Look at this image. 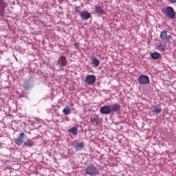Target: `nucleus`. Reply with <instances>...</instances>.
Segmentation results:
<instances>
[{
  "label": "nucleus",
  "mask_w": 176,
  "mask_h": 176,
  "mask_svg": "<svg viewBox=\"0 0 176 176\" xmlns=\"http://www.w3.org/2000/svg\"><path fill=\"white\" fill-rule=\"evenodd\" d=\"M162 12L166 17H168L172 20L174 19L176 15L175 10H174V8H173V7L171 6H168L166 8H162Z\"/></svg>",
  "instance_id": "1"
},
{
  "label": "nucleus",
  "mask_w": 176,
  "mask_h": 176,
  "mask_svg": "<svg viewBox=\"0 0 176 176\" xmlns=\"http://www.w3.org/2000/svg\"><path fill=\"white\" fill-rule=\"evenodd\" d=\"M85 173L88 175L96 176L100 174V170L92 164L87 168Z\"/></svg>",
  "instance_id": "2"
},
{
  "label": "nucleus",
  "mask_w": 176,
  "mask_h": 176,
  "mask_svg": "<svg viewBox=\"0 0 176 176\" xmlns=\"http://www.w3.org/2000/svg\"><path fill=\"white\" fill-rule=\"evenodd\" d=\"M138 82L140 85H148L151 80H149V77L148 76L141 75L138 78Z\"/></svg>",
  "instance_id": "3"
},
{
  "label": "nucleus",
  "mask_w": 176,
  "mask_h": 176,
  "mask_svg": "<svg viewBox=\"0 0 176 176\" xmlns=\"http://www.w3.org/2000/svg\"><path fill=\"white\" fill-rule=\"evenodd\" d=\"M160 39L164 41V42H169L171 39V36L167 35V31L164 30L160 32Z\"/></svg>",
  "instance_id": "4"
},
{
  "label": "nucleus",
  "mask_w": 176,
  "mask_h": 176,
  "mask_svg": "<svg viewBox=\"0 0 176 176\" xmlns=\"http://www.w3.org/2000/svg\"><path fill=\"white\" fill-rule=\"evenodd\" d=\"M25 137V133H19L16 138L15 139V143L16 145H21L24 142V138Z\"/></svg>",
  "instance_id": "5"
},
{
  "label": "nucleus",
  "mask_w": 176,
  "mask_h": 176,
  "mask_svg": "<svg viewBox=\"0 0 176 176\" xmlns=\"http://www.w3.org/2000/svg\"><path fill=\"white\" fill-rule=\"evenodd\" d=\"M111 112V106H103L100 109V113L102 115H109Z\"/></svg>",
  "instance_id": "6"
},
{
  "label": "nucleus",
  "mask_w": 176,
  "mask_h": 176,
  "mask_svg": "<svg viewBox=\"0 0 176 176\" xmlns=\"http://www.w3.org/2000/svg\"><path fill=\"white\" fill-rule=\"evenodd\" d=\"M96 80H97V79L94 75H88L85 78V82H87L88 85H94V83H96Z\"/></svg>",
  "instance_id": "7"
},
{
  "label": "nucleus",
  "mask_w": 176,
  "mask_h": 176,
  "mask_svg": "<svg viewBox=\"0 0 176 176\" xmlns=\"http://www.w3.org/2000/svg\"><path fill=\"white\" fill-rule=\"evenodd\" d=\"M80 17L82 18V20L86 21V20H89V19L91 17V14L89 13L87 11H84L80 13Z\"/></svg>",
  "instance_id": "8"
},
{
  "label": "nucleus",
  "mask_w": 176,
  "mask_h": 176,
  "mask_svg": "<svg viewBox=\"0 0 176 176\" xmlns=\"http://www.w3.org/2000/svg\"><path fill=\"white\" fill-rule=\"evenodd\" d=\"M76 149L78 152H80V151H83L85 149V142H78L76 145Z\"/></svg>",
  "instance_id": "9"
},
{
  "label": "nucleus",
  "mask_w": 176,
  "mask_h": 176,
  "mask_svg": "<svg viewBox=\"0 0 176 176\" xmlns=\"http://www.w3.org/2000/svg\"><path fill=\"white\" fill-rule=\"evenodd\" d=\"M95 12L97 14H105V11L100 6H95Z\"/></svg>",
  "instance_id": "10"
},
{
  "label": "nucleus",
  "mask_w": 176,
  "mask_h": 176,
  "mask_svg": "<svg viewBox=\"0 0 176 176\" xmlns=\"http://www.w3.org/2000/svg\"><path fill=\"white\" fill-rule=\"evenodd\" d=\"M23 87L25 90H28L31 87V80H26L23 82Z\"/></svg>",
  "instance_id": "11"
},
{
  "label": "nucleus",
  "mask_w": 176,
  "mask_h": 176,
  "mask_svg": "<svg viewBox=\"0 0 176 176\" xmlns=\"http://www.w3.org/2000/svg\"><path fill=\"white\" fill-rule=\"evenodd\" d=\"M111 112H118V111H120V105L118 104H113L111 106Z\"/></svg>",
  "instance_id": "12"
},
{
  "label": "nucleus",
  "mask_w": 176,
  "mask_h": 176,
  "mask_svg": "<svg viewBox=\"0 0 176 176\" xmlns=\"http://www.w3.org/2000/svg\"><path fill=\"white\" fill-rule=\"evenodd\" d=\"M58 65L62 71H64V63L63 62V56H60L58 60Z\"/></svg>",
  "instance_id": "13"
},
{
  "label": "nucleus",
  "mask_w": 176,
  "mask_h": 176,
  "mask_svg": "<svg viewBox=\"0 0 176 176\" xmlns=\"http://www.w3.org/2000/svg\"><path fill=\"white\" fill-rule=\"evenodd\" d=\"M151 57L153 58V60H159V58L160 57V54L157 52H153L151 54Z\"/></svg>",
  "instance_id": "14"
},
{
  "label": "nucleus",
  "mask_w": 176,
  "mask_h": 176,
  "mask_svg": "<svg viewBox=\"0 0 176 176\" xmlns=\"http://www.w3.org/2000/svg\"><path fill=\"white\" fill-rule=\"evenodd\" d=\"M23 145L27 147L34 146V142H32L31 140H28L23 143Z\"/></svg>",
  "instance_id": "15"
},
{
  "label": "nucleus",
  "mask_w": 176,
  "mask_h": 176,
  "mask_svg": "<svg viewBox=\"0 0 176 176\" xmlns=\"http://www.w3.org/2000/svg\"><path fill=\"white\" fill-rule=\"evenodd\" d=\"M63 112L64 115H69V113H71V108L69 106H66L63 109Z\"/></svg>",
  "instance_id": "16"
},
{
  "label": "nucleus",
  "mask_w": 176,
  "mask_h": 176,
  "mask_svg": "<svg viewBox=\"0 0 176 176\" xmlns=\"http://www.w3.org/2000/svg\"><path fill=\"white\" fill-rule=\"evenodd\" d=\"M69 131L72 133V134H74V135H76V134H78V128H76L75 126L71 127L69 129Z\"/></svg>",
  "instance_id": "17"
},
{
  "label": "nucleus",
  "mask_w": 176,
  "mask_h": 176,
  "mask_svg": "<svg viewBox=\"0 0 176 176\" xmlns=\"http://www.w3.org/2000/svg\"><path fill=\"white\" fill-rule=\"evenodd\" d=\"M92 64H94L95 67H98V65H100V60L97 58H94L92 60Z\"/></svg>",
  "instance_id": "18"
},
{
  "label": "nucleus",
  "mask_w": 176,
  "mask_h": 176,
  "mask_svg": "<svg viewBox=\"0 0 176 176\" xmlns=\"http://www.w3.org/2000/svg\"><path fill=\"white\" fill-rule=\"evenodd\" d=\"M157 46L158 47V50H160V52H164V50H166V46L162 45V44H158Z\"/></svg>",
  "instance_id": "19"
},
{
  "label": "nucleus",
  "mask_w": 176,
  "mask_h": 176,
  "mask_svg": "<svg viewBox=\"0 0 176 176\" xmlns=\"http://www.w3.org/2000/svg\"><path fill=\"white\" fill-rule=\"evenodd\" d=\"M93 120L96 124H100V118L98 117H95Z\"/></svg>",
  "instance_id": "20"
},
{
  "label": "nucleus",
  "mask_w": 176,
  "mask_h": 176,
  "mask_svg": "<svg viewBox=\"0 0 176 176\" xmlns=\"http://www.w3.org/2000/svg\"><path fill=\"white\" fill-rule=\"evenodd\" d=\"M153 112H155V113H160V112H162V109H155L154 110H153Z\"/></svg>",
  "instance_id": "21"
},
{
  "label": "nucleus",
  "mask_w": 176,
  "mask_h": 176,
  "mask_svg": "<svg viewBox=\"0 0 176 176\" xmlns=\"http://www.w3.org/2000/svg\"><path fill=\"white\" fill-rule=\"evenodd\" d=\"M5 6V1L3 0H0V8H4Z\"/></svg>",
  "instance_id": "22"
},
{
  "label": "nucleus",
  "mask_w": 176,
  "mask_h": 176,
  "mask_svg": "<svg viewBox=\"0 0 176 176\" xmlns=\"http://www.w3.org/2000/svg\"><path fill=\"white\" fill-rule=\"evenodd\" d=\"M80 12V7H76V12L79 13Z\"/></svg>",
  "instance_id": "23"
},
{
  "label": "nucleus",
  "mask_w": 176,
  "mask_h": 176,
  "mask_svg": "<svg viewBox=\"0 0 176 176\" xmlns=\"http://www.w3.org/2000/svg\"><path fill=\"white\" fill-rule=\"evenodd\" d=\"M171 3H176V0H169Z\"/></svg>",
  "instance_id": "24"
},
{
  "label": "nucleus",
  "mask_w": 176,
  "mask_h": 176,
  "mask_svg": "<svg viewBox=\"0 0 176 176\" xmlns=\"http://www.w3.org/2000/svg\"><path fill=\"white\" fill-rule=\"evenodd\" d=\"M76 45H78V43L74 44V46H76Z\"/></svg>",
  "instance_id": "25"
}]
</instances>
